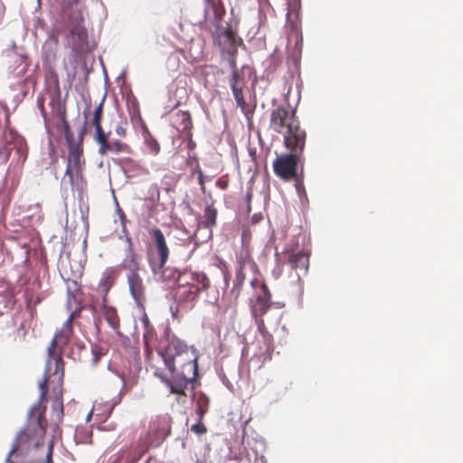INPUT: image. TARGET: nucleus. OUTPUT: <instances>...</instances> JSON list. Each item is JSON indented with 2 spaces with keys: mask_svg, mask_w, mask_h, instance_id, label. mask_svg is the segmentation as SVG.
Wrapping results in <instances>:
<instances>
[{
  "mask_svg": "<svg viewBox=\"0 0 463 463\" xmlns=\"http://www.w3.org/2000/svg\"><path fill=\"white\" fill-rule=\"evenodd\" d=\"M73 316L71 315L63 323L60 331H58L52 338L50 346L47 349L48 359L45 366L43 380L39 383L41 395L39 402L42 403L46 400L48 392V382L53 376L55 380L61 385L64 376V363L62 360V353L64 348L69 345L72 335Z\"/></svg>",
  "mask_w": 463,
  "mask_h": 463,
  "instance_id": "7ed1b4c3",
  "label": "nucleus"
},
{
  "mask_svg": "<svg viewBox=\"0 0 463 463\" xmlns=\"http://www.w3.org/2000/svg\"><path fill=\"white\" fill-rule=\"evenodd\" d=\"M198 174H199V176H198V181H199V184L201 185V189L203 191H204L205 189V186H204V179H203V174L202 172V170L200 168H198L197 170Z\"/></svg>",
  "mask_w": 463,
  "mask_h": 463,
  "instance_id": "ea45409f",
  "label": "nucleus"
},
{
  "mask_svg": "<svg viewBox=\"0 0 463 463\" xmlns=\"http://www.w3.org/2000/svg\"><path fill=\"white\" fill-rule=\"evenodd\" d=\"M271 293L266 283L260 284V291L257 292L250 301V312L255 320H260L271 307Z\"/></svg>",
  "mask_w": 463,
  "mask_h": 463,
  "instance_id": "ddd939ff",
  "label": "nucleus"
},
{
  "mask_svg": "<svg viewBox=\"0 0 463 463\" xmlns=\"http://www.w3.org/2000/svg\"><path fill=\"white\" fill-rule=\"evenodd\" d=\"M217 211L213 205H207L204 210V222L207 227H212L216 222Z\"/></svg>",
  "mask_w": 463,
  "mask_h": 463,
  "instance_id": "c756f323",
  "label": "nucleus"
},
{
  "mask_svg": "<svg viewBox=\"0 0 463 463\" xmlns=\"http://www.w3.org/2000/svg\"><path fill=\"white\" fill-rule=\"evenodd\" d=\"M103 117V100L99 102V104L95 108L93 112V117L91 120V125L95 128V137H99L105 133L102 126L101 120Z\"/></svg>",
  "mask_w": 463,
  "mask_h": 463,
  "instance_id": "393cba45",
  "label": "nucleus"
},
{
  "mask_svg": "<svg viewBox=\"0 0 463 463\" xmlns=\"http://www.w3.org/2000/svg\"><path fill=\"white\" fill-rule=\"evenodd\" d=\"M77 2H78V0H64V3L67 5H71L72 4H76Z\"/></svg>",
  "mask_w": 463,
  "mask_h": 463,
  "instance_id": "c03bdc74",
  "label": "nucleus"
},
{
  "mask_svg": "<svg viewBox=\"0 0 463 463\" xmlns=\"http://www.w3.org/2000/svg\"><path fill=\"white\" fill-rule=\"evenodd\" d=\"M115 384L118 388V397L121 399L126 393H128L137 383V377H127L124 373H117L115 380Z\"/></svg>",
  "mask_w": 463,
  "mask_h": 463,
  "instance_id": "412c9836",
  "label": "nucleus"
},
{
  "mask_svg": "<svg viewBox=\"0 0 463 463\" xmlns=\"http://www.w3.org/2000/svg\"><path fill=\"white\" fill-rule=\"evenodd\" d=\"M163 182H165V184L168 186H171V185L175 184V183L173 175H165L163 177Z\"/></svg>",
  "mask_w": 463,
  "mask_h": 463,
  "instance_id": "4c0bfd02",
  "label": "nucleus"
},
{
  "mask_svg": "<svg viewBox=\"0 0 463 463\" xmlns=\"http://www.w3.org/2000/svg\"><path fill=\"white\" fill-rule=\"evenodd\" d=\"M84 0H78L76 4L67 5L64 0H61V8L63 13L68 16L71 24V34L77 37V42L74 46L79 48L87 40V30L82 25L83 23V9Z\"/></svg>",
  "mask_w": 463,
  "mask_h": 463,
  "instance_id": "6e6552de",
  "label": "nucleus"
},
{
  "mask_svg": "<svg viewBox=\"0 0 463 463\" xmlns=\"http://www.w3.org/2000/svg\"><path fill=\"white\" fill-rule=\"evenodd\" d=\"M209 398L205 394L202 393L197 397L194 413L197 416L198 420H203L204 415L209 410Z\"/></svg>",
  "mask_w": 463,
  "mask_h": 463,
  "instance_id": "a878e982",
  "label": "nucleus"
},
{
  "mask_svg": "<svg viewBox=\"0 0 463 463\" xmlns=\"http://www.w3.org/2000/svg\"><path fill=\"white\" fill-rule=\"evenodd\" d=\"M153 274L164 283L178 284V278L182 271L173 267H166L163 264L160 268L150 267Z\"/></svg>",
  "mask_w": 463,
  "mask_h": 463,
  "instance_id": "a211bd4d",
  "label": "nucleus"
},
{
  "mask_svg": "<svg viewBox=\"0 0 463 463\" xmlns=\"http://www.w3.org/2000/svg\"><path fill=\"white\" fill-rule=\"evenodd\" d=\"M157 439L166 438L171 431L169 420L165 417L157 418L150 426Z\"/></svg>",
  "mask_w": 463,
  "mask_h": 463,
  "instance_id": "4be33fe9",
  "label": "nucleus"
},
{
  "mask_svg": "<svg viewBox=\"0 0 463 463\" xmlns=\"http://www.w3.org/2000/svg\"><path fill=\"white\" fill-rule=\"evenodd\" d=\"M106 354V350L99 345H94L91 346V364L96 365L102 356Z\"/></svg>",
  "mask_w": 463,
  "mask_h": 463,
  "instance_id": "7c9ffc66",
  "label": "nucleus"
},
{
  "mask_svg": "<svg viewBox=\"0 0 463 463\" xmlns=\"http://www.w3.org/2000/svg\"><path fill=\"white\" fill-rule=\"evenodd\" d=\"M128 248L126 253L125 258L123 259L120 267L123 269L128 271V273H138L140 270V262L137 254L134 251L132 248V242L130 239H128Z\"/></svg>",
  "mask_w": 463,
  "mask_h": 463,
  "instance_id": "6ab92c4d",
  "label": "nucleus"
},
{
  "mask_svg": "<svg viewBox=\"0 0 463 463\" xmlns=\"http://www.w3.org/2000/svg\"><path fill=\"white\" fill-rule=\"evenodd\" d=\"M302 42L303 39L301 32L297 28L292 27L288 36L287 48L288 50L292 49V52L294 54L299 55L301 52Z\"/></svg>",
  "mask_w": 463,
  "mask_h": 463,
  "instance_id": "5701e85b",
  "label": "nucleus"
},
{
  "mask_svg": "<svg viewBox=\"0 0 463 463\" xmlns=\"http://www.w3.org/2000/svg\"><path fill=\"white\" fill-rule=\"evenodd\" d=\"M109 134L104 133L99 137H95V140L99 145V154L101 156L109 153L119 154L129 151V146L119 140L109 141Z\"/></svg>",
  "mask_w": 463,
  "mask_h": 463,
  "instance_id": "4468645a",
  "label": "nucleus"
},
{
  "mask_svg": "<svg viewBox=\"0 0 463 463\" xmlns=\"http://www.w3.org/2000/svg\"><path fill=\"white\" fill-rule=\"evenodd\" d=\"M210 287V279L203 272L182 270L178 278V284L175 289V300L178 305L192 306L201 293Z\"/></svg>",
  "mask_w": 463,
  "mask_h": 463,
  "instance_id": "39448f33",
  "label": "nucleus"
},
{
  "mask_svg": "<svg viewBox=\"0 0 463 463\" xmlns=\"http://www.w3.org/2000/svg\"><path fill=\"white\" fill-rule=\"evenodd\" d=\"M11 154V148L8 147L6 142L0 138V161L7 162Z\"/></svg>",
  "mask_w": 463,
  "mask_h": 463,
  "instance_id": "2f4dec72",
  "label": "nucleus"
},
{
  "mask_svg": "<svg viewBox=\"0 0 463 463\" xmlns=\"http://www.w3.org/2000/svg\"><path fill=\"white\" fill-rule=\"evenodd\" d=\"M144 326L146 327V330L150 329L152 327L151 324H150V321H149V318L148 317L146 316V314H145L141 319Z\"/></svg>",
  "mask_w": 463,
  "mask_h": 463,
  "instance_id": "a19ab883",
  "label": "nucleus"
},
{
  "mask_svg": "<svg viewBox=\"0 0 463 463\" xmlns=\"http://www.w3.org/2000/svg\"><path fill=\"white\" fill-rule=\"evenodd\" d=\"M153 241L152 246L147 250V260L150 267L160 268L166 264L170 253L165 237L158 227H153L149 231Z\"/></svg>",
  "mask_w": 463,
  "mask_h": 463,
  "instance_id": "9d476101",
  "label": "nucleus"
},
{
  "mask_svg": "<svg viewBox=\"0 0 463 463\" xmlns=\"http://www.w3.org/2000/svg\"><path fill=\"white\" fill-rule=\"evenodd\" d=\"M229 65L232 69V75L229 79V85L232 91L234 99L237 106L241 109V112L245 115L249 122L253 117V110L247 105L243 91L247 88L244 73L237 67L236 59L233 54L229 57Z\"/></svg>",
  "mask_w": 463,
  "mask_h": 463,
  "instance_id": "0eeeda50",
  "label": "nucleus"
},
{
  "mask_svg": "<svg viewBox=\"0 0 463 463\" xmlns=\"http://www.w3.org/2000/svg\"><path fill=\"white\" fill-rule=\"evenodd\" d=\"M16 152L19 155V159L22 161V164L24 163L27 157V148L24 145H19L16 147Z\"/></svg>",
  "mask_w": 463,
  "mask_h": 463,
  "instance_id": "c9c22d12",
  "label": "nucleus"
},
{
  "mask_svg": "<svg viewBox=\"0 0 463 463\" xmlns=\"http://www.w3.org/2000/svg\"><path fill=\"white\" fill-rule=\"evenodd\" d=\"M191 430L195 434L202 435L206 433L207 429L205 425L203 423V420L197 419V422L191 426Z\"/></svg>",
  "mask_w": 463,
  "mask_h": 463,
  "instance_id": "f704fd0d",
  "label": "nucleus"
},
{
  "mask_svg": "<svg viewBox=\"0 0 463 463\" xmlns=\"http://www.w3.org/2000/svg\"><path fill=\"white\" fill-rule=\"evenodd\" d=\"M52 413L53 420L55 421V428H58V425L62 421L64 415L61 394H60L54 399L52 408Z\"/></svg>",
  "mask_w": 463,
  "mask_h": 463,
  "instance_id": "cd10ccee",
  "label": "nucleus"
},
{
  "mask_svg": "<svg viewBox=\"0 0 463 463\" xmlns=\"http://www.w3.org/2000/svg\"><path fill=\"white\" fill-rule=\"evenodd\" d=\"M116 133L120 137H126V134H127L126 129L121 126H118L116 128Z\"/></svg>",
  "mask_w": 463,
  "mask_h": 463,
  "instance_id": "79ce46f5",
  "label": "nucleus"
},
{
  "mask_svg": "<svg viewBox=\"0 0 463 463\" xmlns=\"http://www.w3.org/2000/svg\"><path fill=\"white\" fill-rule=\"evenodd\" d=\"M54 103H55V104H57L58 106H60V100H59V99H53L52 100V102H51V105H53Z\"/></svg>",
  "mask_w": 463,
  "mask_h": 463,
  "instance_id": "de8ad7c7",
  "label": "nucleus"
},
{
  "mask_svg": "<svg viewBox=\"0 0 463 463\" xmlns=\"http://www.w3.org/2000/svg\"><path fill=\"white\" fill-rule=\"evenodd\" d=\"M203 20L201 24L213 34H218L222 29L226 14L222 0H203Z\"/></svg>",
  "mask_w": 463,
  "mask_h": 463,
  "instance_id": "f8f14e48",
  "label": "nucleus"
},
{
  "mask_svg": "<svg viewBox=\"0 0 463 463\" xmlns=\"http://www.w3.org/2000/svg\"><path fill=\"white\" fill-rule=\"evenodd\" d=\"M174 124L180 132H185L192 128V118L188 111L179 110L174 115Z\"/></svg>",
  "mask_w": 463,
  "mask_h": 463,
  "instance_id": "b1692460",
  "label": "nucleus"
},
{
  "mask_svg": "<svg viewBox=\"0 0 463 463\" xmlns=\"http://www.w3.org/2000/svg\"><path fill=\"white\" fill-rule=\"evenodd\" d=\"M68 282H71V284L74 286V289H78V283L75 280L67 279Z\"/></svg>",
  "mask_w": 463,
  "mask_h": 463,
  "instance_id": "a18cd8bd",
  "label": "nucleus"
},
{
  "mask_svg": "<svg viewBox=\"0 0 463 463\" xmlns=\"http://www.w3.org/2000/svg\"><path fill=\"white\" fill-rule=\"evenodd\" d=\"M37 105H38V108L41 111V114L43 118H46V111H45V109H44V100L43 98H38L37 99Z\"/></svg>",
  "mask_w": 463,
  "mask_h": 463,
  "instance_id": "e433bc0d",
  "label": "nucleus"
},
{
  "mask_svg": "<svg viewBox=\"0 0 463 463\" xmlns=\"http://www.w3.org/2000/svg\"><path fill=\"white\" fill-rule=\"evenodd\" d=\"M102 315L108 325L118 334H119L120 318L114 307L109 305V302H102Z\"/></svg>",
  "mask_w": 463,
  "mask_h": 463,
  "instance_id": "aec40b11",
  "label": "nucleus"
},
{
  "mask_svg": "<svg viewBox=\"0 0 463 463\" xmlns=\"http://www.w3.org/2000/svg\"><path fill=\"white\" fill-rule=\"evenodd\" d=\"M269 129L283 136L286 148L302 149L306 146L307 132L300 126L296 109L279 105L270 111Z\"/></svg>",
  "mask_w": 463,
  "mask_h": 463,
  "instance_id": "20e7f679",
  "label": "nucleus"
},
{
  "mask_svg": "<svg viewBox=\"0 0 463 463\" xmlns=\"http://www.w3.org/2000/svg\"><path fill=\"white\" fill-rule=\"evenodd\" d=\"M160 357L170 373L167 377L156 368L154 374L164 383L172 394L186 398V391L198 375L197 354L195 349L184 341L172 337L167 345L157 349Z\"/></svg>",
  "mask_w": 463,
  "mask_h": 463,
  "instance_id": "f257e3e1",
  "label": "nucleus"
},
{
  "mask_svg": "<svg viewBox=\"0 0 463 463\" xmlns=\"http://www.w3.org/2000/svg\"><path fill=\"white\" fill-rule=\"evenodd\" d=\"M255 321H256V325L258 327V331L262 337V340L266 346V349L267 350L270 349L272 347V344H273V336L269 332L268 328L266 327L264 318H260V320H255Z\"/></svg>",
  "mask_w": 463,
  "mask_h": 463,
  "instance_id": "bb28decb",
  "label": "nucleus"
},
{
  "mask_svg": "<svg viewBox=\"0 0 463 463\" xmlns=\"http://www.w3.org/2000/svg\"><path fill=\"white\" fill-rule=\"evenodd\" d=\"M247 272L255 276L259 273V267L254 261L250 250L248 248H242L236 254L235 279L232 287V291H236V298L241 293Z\"/></svg>",
  "mask_w": 463,
  "mask_h": 463,
  "instance_id": "1a4fd4ad",
  "label": "nucleus"
},
{
  "mask_svg": "<svg viewBox=\"0 0 463 463\" xmlns=\"http://www.w3.org/2000/svg\"><path fill=\"white\" fill-rule=\"evenodd\" d=\"M63 134L68 146L76 143L71 127L65 118H63Z\"/></svg>",
  "mask_w": 463,
  "mask_h": 463,
  "instance_id": "473e14b6",
  "label": "nucleus"
},
{
  "mask_svg": "<svg viewBox=\"0 0 463 463\" xmlns=\"http://www.w3.org/2000/svg\"><path fill=\"white\" fill-rule=\"evenodd\" d=\"M87 132V121H84V124L80 128L78 134V140L74 144H71L68 146L69 148V158L68 164L66 166L65 176L69 178L71 184H73V174L72 170L76 172V174L81 173L82 165L85 160L83 158V138Z\"/></svg>",
  "mask_w": 463,
  "mask_h": 463,
  "instance_id": "9b49d317",
  "label": "nucleus"
},
{
  "mask_svg": "<svg viewBox=\"0 0 463 463\" xmlns=\"http://www.w3.org/2000/svg\"><path fill=\"white\" fill-rule=\"evenodd\" d=\"M289 153L278 156L273 161V172L279 179L288 182L297 180L298 167L305 148H288Z\"/></svg>",
  "mask_w": 463,
  "mask_h": 463,
  "instance_id": "423d86ee",
  "label": "nucleus"
},
{
  "mask_svg": "<svg viewBox=\"0 0 463 463\" xmlns=\"http://www.w3.org/2000/svg\"><path fill=\"white\" fill-rule=\"evenodd\" d=\"M147 362L150 364L151 367H155V364H153V358L148 356Z\"/></svg>",
  "mask_w": 463,
  "mask_h": 463,
  "instance_id": "49530a36",
  "label": "nucleus"
},
{
  "mask_svg": "<svg viewBox=\"0 0 463 463\" xmlns=\"http://www.w3.org/2000/svg\"><path fill=\"white\" fill-rule=\"evenodd\" d=\"M45 407L35 405L26 426L18 434L5 463H53V442L45 449Z\"/></svg>",
  "mask_w": 463,
  "mask_h": 463,
  "instance_id": "f03ea898",
  "label": "nucleus"
},
{
  "mask_svg": "<svg viewBox=\"0 0 463 463\" xmlns=\"http://www.w3.org/2000/svg\"><path fill=\"white\" fill-rule=\"evenodd\" d=\"M216 186L221 188L222 190H226L228 188V181L223 178H219L216 181Z\"/></svg>",
  "mask_w": 463,
  "mask_h": 463,
  "instance_id": "58836bf2",
  "label": "nucleus"
},
{
  "mask_svg": "<svg viewBox=\"0 0 463 463\" xmlns=\"http://www.w3.org/2000/svg\"><path fill=\"white\" fill-rule=\"evenodd\" d=\"M127 279L129 287V291L134 300L138 306H143V302L146 299V287L144 285L142 278L138 273L132 272L128 274Z\"/></svg>",
  "mask_w": 463,
  "mask_h": 463,
  "instance_id": "dca6fc26",
  "label": "nucleus"
},
{
  "mask_svg": "<svg viewBox=\"0 0 463 463\" xmlns=\"http://www.w3.org/2000/svg\"><path fill=\"white\" fill-rule=\"evenodd\" d=\"M144 142L148 153L152 156H157L161 151V146L158 141L147 132L144 135Z\"/></svg>",
  "mask_w": 463,
  "mask_h": 463,
  "instance_id": "c85d7f7f",
  "label": "nucleus"
},
{
  "mask_svg": "<svg viewBox=\"0 0 463 463\" xmlns=\"http://www.w3.org/2000/svg\"><path fill=\"white\" fill-rule=\"evenodd\" d=\"M118 274V269L114 267L106 269L102 273L101 279L95 289L101 296L102 302H109L108 296L109 290L114 286Z\"/></svg>",
  "mask_w": 463,
  "mask_h": 463,
  "instance_id": "2eb2a0df",
  "label": "nucleus"
},
{
  "mask_svg": "<svg viewBox=\"0 0 463 463\" xmlns=\"http://www.w3.org/2000/svg\"><path fill=\"white\" fill-rule=\"evenodd\" d=\"M222 34L232 44H235L236 34L232 31V28L221 29L220 33L217 34Z\"/></svg>",
  "mask_w": 463,
  "mask_h": 463,
  "instance_id": "72a5a7b5",
  "label": "nucleus"
},
{
  "mask_svg": "<svg viewBox=\"0 0 463 463\" xmlns=\"http://www.w3.org/2000/svg\"><path fill=\"white\" fill-rule=\"evenodd\" d=\"M262 282H260L256 277H254L251 280H250V285L253 288H256L258 286L260 287V284Z\"/></svg>",
  "mask_w": 463,
  "mask_h": 463,
  "instance_id": "37998d69",
  "label": "nucleus"
},
{
  "mask_svg": "<svg viewBox=\"0 0 463 463\" xmlns=\"http://www.w3.org/2000/svg\"><path fill=\"white\" fill-rule=\"evenodd\" d=\"M288 262L291 269L295 270L298 279L303 275H307L309 268V255L304 251L290 253Z\"/></svg>",
  "mask_w": 463,
  "mask_h": 463,
  "instance_id": "f3484780",
  "label": "nucleus"
}]
</instances>
